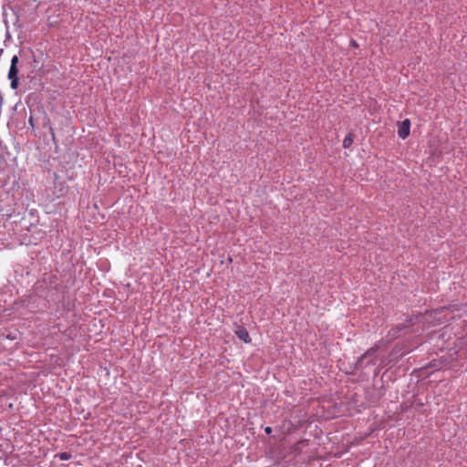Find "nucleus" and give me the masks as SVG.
<instances>
[{
    "instance_id": "nucleus-1",
    "label": "nucleus",
    "mask_w": 467,
    "mask_h": 467,
    "mask_svg": "<svg viewBox=\"0 0 467 467\" xmlns=\"http://www.w3.org/2000/svg\"><path fill=\"white\" fill-rule=\"evenodd\" d=\"M378 346H374L370 348H368L363 355H361L358 361L356 366L358 368H366L369 365H374L377 361L376 358V353L378 351Z\"/></svg>"
},
{
    "instance_id": "nucleus-2",
    "label": "nucleus",
    "mask_w": 467,
    "mask_h": 467,
    "mask_svg": "<svg viewBox=\"0 0 467 467\" xmlns=\"http://www.w3.org/2000/svg\"><path fill=\"white\" fill-rule=\"evenodd\" d=\"M18 57L14 56L11 59V65L9 67L7 78L10 79V87L12 89H16L18 88L19 82H18V69H17V63H18Z\"/></svg>"
},
{
    "instance_id": "nucleus-3",
    "label": "nucleus",
    "mask_w": 467,
    "mask_h": 467,
    "mask_svg": "<svg viewBox=\"0 0 467 467\" xmlns=\"http://www.w3.org/2000/svg\"><path fill=\"white\" fill-rule=\"evenodd\" d=\"M410 130V121L409 119H405L399 124L398 135L404 140L409 136Z\"/></svg>"
},
{
    "instance_id": "nucleus-4",
    "label": "nucleus",
    "mask_w": 467,
    "mask_h": 467,
    "mask_svg": "<svg viewBox=\"0 0 467 467\" xmlns=\"http://www.w3.org/2000/svg\"><path fill=\"white\" fill-rule=\"evenodd\" d=\"M235 335L237 336V337L240 340L244 341V343H250L251 342V337H250L249 332L247 331L246 328H244L243 327H239L235 330Z\"/></svg>"
},
{
    "instance_id": "nucleus-5",
    "label": "nucleus",
    "mask_w": 467,
    "mask_h": 467,
    "mask_svg": "<svg viewBox=\"0 0 467 467\" xmlns=\"http://www.w3.org/2000/svg\"><path fill=\"white\" fill-rule=\"evenodd\" d=\"M417 317L410 316L406 317L405 321L402 324L406 327V328H408L414 326L417 322Z\"/></svg>"
},
{
    "instance_id": "nucleus-6",
    "label": "nucleus",
    "mask_w": 467,
    "mask_h": 467,
    "mask_svg": "<svg viewBox=\"0 0 467 467\" xmlns=\"http://www.w3.org/2000/svg\"><path fill=\"white\" fill-rule=\"evenodd\" d=\"M406 327L402 324V323H400L398 324L394 328H392L390 331H389V334L391 337H397L398 334L402 331L403 329H405Z\"/></svg>"
},
{
    "instance_id": "nucleus-7",
    "label": "nucleus",
    "mask_w": 467,
    "mask_h": 467,
    "mask_svg": "<svg viewBox=\"0 0 467 467\" xmlns=\"http://www.w3.org/2000/svg\"><path fill=\"white\" fill-rule=\"evenodd\" d=\"M353 141H354V136H353V134L349 133L348 135L346 136V138L343 140V147L345 149L349 148L352 145Z\"/></svg>"
},
{
    "instance_id": "nucleus-8",
    "label": "nucleus",
    "mask_w": 467,
    "mask_h": 467,
    "mask_svg": "<svg viewBox=\"0 0 467 467\" xmlns=\"http://www.w3.org/2000/svg\"><path fill=\"white\" fill-rule=\"evenodd\" d=\"M57 457L61 460V461H68L69 459L72 458V455L71 453L69 452H67V451H63V452H59L57 454Z\"/></svg>"
},
{
    "instance_id": "nucleus-9",
    "label": "nucleus",
    "mask_w": 467,
    "mask_h": 467,
    "mask_svg": "<svg viewBox=\"0 0 467 467\" xmlns=\"http://www.w3.org/2000/svg\"><path fill=\"white\" fill-rule=\"evenodd\" d=\"M265 433H266V434H271V432H272V428H271V427H265Z\"/></svg>"
},
{
    "instance_id": "nucleus-10",
    "label": "nucleus",
    "mask_w": 467,
    "mask_h": 467,
    "mask_svg": "<svg viewBox=\"0 0 467 467\" xmlns=\"http://www.w3.org/2000/svg\"><path fill=\"white\" fill-rule=\"evenodd\" d=\"M52 138L55 139V133L52 128H50Z\"/></svg>"
}]
</instances>
